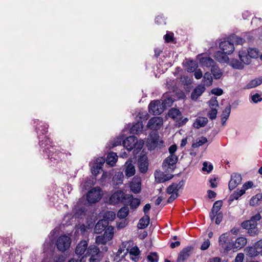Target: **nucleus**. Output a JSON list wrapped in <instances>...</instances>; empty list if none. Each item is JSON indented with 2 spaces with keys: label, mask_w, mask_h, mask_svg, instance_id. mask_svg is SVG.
Segmentation results:
<instances>
[{
  "label": "nucleus",
  "mask_w": 262,
  "mask_h": 262,
  "mask_svg": "<svg viewBox=\"0 0 262 262\" xmlns=\"http://www.w3.org/2000/svg\"><path fill=\"white\" fill-rule=\"evenodd\" d=\"M209 105L210 108H216L219 106L217 100H216V98L212 97L209 101Z\"/></svg>",
  "instance_id": "obj_57"
},
{
  "label": "nucleus",
  "mask_w": 262,
  "mask_h": 262,
  "mask_svg": "<svg viewBox=\"0 0 262 262\" xmlns=\"http://www.w3.org/2000/svg\"><path fill=\"white\" fill-rule=\"evenodd\" d=\"M71 240L70 237L62 235L58 237L56 242L58 250L61 252L66 251L70 246Z\"/></svg>",
  "instance_id": "obj_6"
},
{
  "label": "nucleus",
  "mask_w": 262,
  "mask_h": 262,
  "mask_svg": "<svg viewBox=\"0 0 262 262\" xmlns=\"http://www.w3.org/2000/svg\"><path fill=\"white\" fill-rule=\"evenodd\" d=\"M114 235V228L112 226L108 227L105 231L103 235L110 241L112 239Z\"/></svg>",
  "instance_id": "obj_43"
},
{
  "label": "nucleus",
  "mask_w": 262,
  "mask_h": 262,
  "mask_svg": "<svg viewBox=\"0 0 262 262\" xmlns=\"http://www.w3.org/2000/svg\"><path fill=\"white\" fill-rule=\"evenodd\" d=\"M262 83V77L251 80L246 86L245 88L250 89L259 85Z\"/></svg>",
  "instance_id": "obj_34"
},
{
  "label": "nucleus",
  "mask_w": 262,
  "mask_h": 262,
  "mask_svg": "<svg viewBox=\"0 0 262 262\" xmlns=\"http://www.w3.org/2000/svg\"><path fill=\"white\" fill-rule=\"evenodd\" d=\"M48 125H40L39 126H38L36 128V130H39L41 132L42 134H46L48 132ZM38 133V131H37Z\"/></svg>",
  "instance_id": "obj_61"
},
{
  "label": "nucleus",
  "mask_w": 262,
  "mask_h": 262,
  "mask_svg": "<svg viewBox=\"0 0 262 262\" xmlns=\"http://www.w3.org/2000/svg\"><path fill=\"white\" fill-rule=\"evenodd\" d=\"M140 204V200L137 198H133L130 201V206L132 208H137Z\"/></svg>",
  "instance_id": "obj_53"
},
{
  "label": "nucleus",
  "mask_w": 262,
  "mask_h": 262,
  "mask_svg": "<svg viewBox=\"0 0 262 262\" xmlns=\"http://www.w3.org/2000/svg\"><path fill=\"white\" fill-rule=\"evenodd\" d=\"M223 202L221 200H219L216 201L213 206L212 209H213V211H217L218 212H220V210L221 209V207L222 206Z\"/></svg>",
  "instance_id": "obj_54"
},
{
  "label": "nucleus",
  "mask_w": 262,
  "mask_h": 262,
  "mask_svg": "<svg viewBox=\"0 0 262 262\" xmlns=\"http://www.w3.org/2000/svg\"><path fill=\"white\" fill-rule=\"evenodd\" d=\"M147 259L149 262H158V256L156 253H151L147 257Z\"/></svg>",
  "instance_id": "obj_49"
},
{
  "label": "nucleus",
  "mask_w": 262,
  "mask_h": 262,
  "mask_svg": "<svg viewBox=\"0 0 262 262\" xmlns=\"http://www.w3.org/2000/svg\"><path fill=\"white\" fill-rule=\"evenodd\" d=\"M168 116L177 121L178 119H181L182 114L178 109L172 108L169 111Z\"/></svg>",
  "instance_id": "obj_30"
},
{
  "label": "nucleus",
  "mask_w": 262,
  "mask_h": 262,
  "mask_svg": "<svg viewBox=\"0 0 262 262\" xmlns=\"http://www.w3.org/2000/svg\"><path fill=\"white\" fill-rule=\"evenodd\" d=\"M108 240L104 235L97 236L96 238V243L98 245L105 244Z\"/></svg>",
  "instance_id": "obj_48"
},
{
  "label": "nucleus",
  "mask_w": 262,
  "mask_h": 262,
  "mask_svg": "<svg viewBox=\"0 0 262 262\" xmlns=\"http://www.w3.org/2000/svg\"><path fill=\"white\" fill-rule=\"evenodd\" d=\"M101 189L95 187L90 189L86 194V200L90 204H94L101 198Z\"/></svg>",
  "instance_id": "obj_4"
},
{
  "label": "nucleus",
  "mask_w": 262,
  "mask_h": 262,
  "mask_svg": "<svg viewBox=\"0 0 262 262\" xmlns=\"http://www.w3.org/2000/svg\"><path fill=\"white\" fill-rule=\"evenodd\" d=\"M178 161V157L175 155H170L163 161L162 167L165 172L172 171Z\"/></svg>",
  "instance_id": "obj_5"
},
{
  "label": "nucleus",
  "mask_w": 262,
  "mask_h": 262,
  "mask_svg": "<svg viewBox=\"0 0 262 262\" xmlns=\"http://www.w3.org/2000/svg\"><path fill=\"white\" fill-rule=\"evenodd\" d=\"M242 177L240 174L234 173L231 176V180L229 182L228 186L230 190L234 189L241 183Z\"/></svg>",
  "instance_id": "obj_14"
},
{
  "label": "nucleus",
  "mask_w": 262,
  "mask_h": 262,
  "mask_svg": "<svg viewBox=\"0 0 262 262\" xmlns=\"http://www.w3.org/2000/svg\"><path fill=\"white\" fill-rule=\"evenodd\" d=\"M107 224L108 223L105 220L99 221L95 226V232L97 234L101 233L105 229Z\"/></svg>",
  "instance_id": "obj_21"
},
{
  "label": "nucleus",
  "mask_w": 262,
  "mask_h": 262,
  "mask_svg": "<svg viewBox=\"0 0 262 262\" xmlns=\"http://www.w3.org/2000/svg\"><path fill=\"white\" fill-rule=\"evenodd\" d=\"M155 180L157 183H163L171 179L173 175L171 174H165L160 171L156 170L154 173Z\"/></svg>",
  "instance_id": "obj_13"
},
{
  "label": "nucleus",
  "mask_w": 262,
  "mask_h": 262,
  "mask_svg": "<svg viewBox=\"0 0 262 262\" xmlns=\"http://www.w3.org/2000/svg\"><path fill=\"white\" fill-rule=\"evenodd\" d=\"M191 247L184 248L180 252L177 262H183L188 258L190 256Z\"/></svg>",
  "instance_id": "obj_18"
},
{
  "label": "nucleus",
  "mask_w": 262,
  "mask_h": 262,
  "mask_svg": "<svg viewBox=\"0 0 262 262\" xmlns=\"http://www.w3.org/2000/svg\"><path fill=\"white\" fill-rule=\"evenodd\" d=\"M128 199L127 195L125 194L121 190L117 191L109 199V203L111 204L115 205L123 202L124 200Z\"/></svg>",
  "instance_id": "obj_7"
},
{
  "label": "nucleus",
  "mask_w": 262,
  "mask_h": 262,
  "mask_svg": "<svg viewBox=\"0 0 262 262\" xmlns=\"http://www.w3.org/2000/svg\"><path fill=\"white\" fill-rule=\"evenodd\" d=\"M213 79L211 74L207 72L204 74L203 77V83L204 85L209 86L212 85Z\"/></svg>",
  "instance_id": "obj_36"
},
{
  "label": "nucleus",
  "mask_w": 262,
  "mask_h": 262,
  "mask_svg": "<svg viewBox=\"0 0 262 262\" xmlns=\"http://www.w3.org/2000/svg\"><path fill=\"white\" fill-rule=\"evenodd\" d=\"M211 72L214 78L215 79H219L223 76V73L222 70L216 65V63L211 68Z\"/></svg>",
  "instance_id": "obj_25"
},
{
  "label": "nucleus",
  "mask_w": 262,
  "mask_h": 262,
  "mask_svg": "<svg viewBox=\"0 0 262 262\" xmlns=\"http://www.w3.org/2000/svg\"><path fill=\"white\" fill-rule=\"evenodd\" d=\"M116 217V214L114 212L109 211H107L104 215L105 221H113Z\"/></svg>",
  "instance_id": "obj_45"
},
{
  "label": "nucleus",
  "mask_w": 262,
  "mask_h": 262,
  "mask_svg": "<svg viewBox=\"0 0 262 262\" xmlns=\"http://www.w3.org/2000/svg\"><path fill=\"white\" fill-rule=\"evenodd\" d=\"M166 192L168 194H169L178 193V189H177L175 187L174 183H172L167 187Z\"/></svg>",
  "instance_id": "obj_46"
},
{
  "label": "nucleus",
  "mask_w": 262,
  "mask_h": 262,
  "mask_svg": "<svg viewBox=\"0 0 262 262\" xmlns=\"http://www.w3.org/2000/svg\"><path fill=\"white\" fill-rule=\"evenodd\" d=\"M88 242L86 241H81L76 246L75 253L77 255H82L88 250Z\"/></svg>",
  "instance_id": "obj_19"
},
{
  "label": "nucleus",
  "mask_w": 262,
  "mask_h": 262,
  "mask_svg": "<svg viewBox=\"0 0 262 262\" xmlns=\"http://www.w3.org/2000/svg\"><path fill=\"white\" fill-rule=\"evenodd\" d=\"M245 252L249 257L256 256L260 253V246H257L255 243L253 247H247L245 249Z\"/></svg>",
  "instance_id": "obj_17"
},
{
  "label": "nucleus",
  "mask_w": 262,
  "mask_h": 262,
  "mask_svg": "<svg viewBox=\"0 0 262 262\" xmlns=\"http://www.w3.org/2000/svg\"><path fill=\"white\" fill-rule=\"evenodd\" d=\"M227 237L228 234L227 233L222 234L220 237L219 239V243L220 246H222L223 248L225 250L228 251L230 249V247H228L226 246V244L227 243Z\"/></svg>",
  "instance_id": "obj_31"
},
{
  "label": "nucleus",
  "mask_w": 262,
  "mask_h": 262,
  "mask_svg": "<svg viewBox=\"0 0 262 262\" xmlns=\"http://www.w3.org/2000/svg\"><path fill=\"white\" fill-rule=\"evenodd\" d=\"M203 166L202 168V170L203 171H207V172H210L213 169V166L212 164H210L208 166V163L206 162H204L203 164Z\"/></svg>",
  "instance_id": "obj_58"
},
{
  "label": "nucleus",
  "mask_w": 262,
  "mask_h": 262,
  "mask_svg": "<svg viewBox=\"0 0 262 262\" xmlns=\"http://www.w3.org/2000/svg\"><path fill=\"white\" fill-rule=\"evenodd\" d=\"M231 66L236 69H243L244 68V65L242 62H240L237 59L233 60L231 63Z\"/></svg>",
  "instance_id": "obj_44"
},
{
  "label": "nucleus",
  "mask_w": 262,
  "mask_h": 262,
  "mask_svg": "<svg viewBox=\"0 0 262 262\" xmlns=\"http://www.w3.org/2000/svg\"><path fill=\"white\" fill-rule=\"evenodd\" d=\"M139 170L141 173H145L148 170V162L146 156H141L138 161Z\"/></svg>",
  "instance_id": "obj_16"
},
{
  "label": "nucleus",
  "mask_w": 262,
  "mask_h": 262,
  "mask_svg": "<svg viewBox=\"0 0 262 262\" xmlns=\"http://www.w3.org/2000/svg\"><path fill=\"white\" fill-rule=\"evenodd\" d=\"M65 257L62 255H56L53 258L51 262H63Z\"/></svg>",
  "instance_id": "obj_60"
},
{
  "label": "nucleus",
  "mask_w": 262,
  "mask_h": 262,
  "mask_svg": "<svg viewBox=\"0 0 262 262\" xmlns=\"http://www.w3.org/2000/svg\"><path fill=\"white\" fill-rule=\"evenodd\" d=\"M124 170L125 176L128 178L132 177L135 174V166L131 160L129 159L125 162Z\"/></svg>",
  "instance_id": "obj_12"
},
{
  "label": "nucleus",
  "mask_w": 262,
  "mask_h": 262,
  "mask_svg": "<svg viewBox=\"0 0 262 262\" xmlns=\"http://www.w3.org/2000/svg\"><path fill=\"white\" fill-rule=\"evenodd\" d=\"M104 162L105 159L102 157L98 158L95 160L91 167V171L93 175L96 176L100 173Z\"/></svg>",
  "instance_id": "obj_9"
},
{
  "label": "nucleus",
  "mask_w": 262,
  "mask_h": 262,
  "mask_svg": "<svg viewBox=\"0 0 262 262\" xmlns=\"http://www.w3.org/2000/svg\"><path fill=\"white\" fill-rule=\"evenodd\" d=\"M86 255L90 256V262H99L103 256L102 253L95 245H91L88 247Z\"/></svg>",
  "instance_id": "obj_3"
},
{
  "label": "nucleus",
  "mask_w": 262,
  "mask_h": 262,
  "mask_svg": "<svg viewBox=\"0 0 262 262\" xmlns=\"http://www.w3.org/2000/svg\"><path fill=\"white\" fill-rule=\"evenodd\" d=\"M143 130L142 122H138L134 124L130 128V133L133 134H138Z\"/></svg>",
  "instance_id": "obj_35"
},
{
  "label": "nucleus",
  "mask_w": 262,
  "mask_h": 262,
  "mask_svg": "<svg viewBox=\"0 0 262 262\" xmlns=\"http://www.w3.org/2000/svg\"><path fill=\"white\" fill-rule=\"evenodd\" d=\"M246 229H248V233L250 236H255L259 233V230L257 227L253 228L250 227L249 228H246Z\"/></svg>",
  "instance_id": "obj_50"
},
{
  "label": "nucleus",
  "mask_w": 262,
  "mask_h": 262,
  "mask_svg": "<svg viewBox=\"0 0 262 262\" xmlns=\"http://www.w3.org/2000/svg\"><path fill=\"white\" fill-rule=\"evenodd\" d=\"M159 139V135L157 133L150 134L147 141V146L150 150L154 149L158 144Z\"/></svg>",
  "instance_id": "obj_10"
},
{
  "label": "nucleus",
  "mask_w": 262,
  "mask_h": 262,
  "mask_svg": "<svg viewBox=\"0 0 262 262\" xmlns=\"http://www.w3.org/2000/svg\"><path fill=\"white\" fill-rule=\"evenodd\" d=\"M130 189L134 193H138L141 190L140 183H132L130 185Z\"/></svg>",
  "instance_id": "obj_51"
},
{
  "label": "nucleus",
  "mask_w": 262,
  "mask_h": 262,
  "mask_svg": "<svg viewBox=\"0 0 262 262\" xmlns=\"http://www.w3.org/2000/svg\"><path fill=\"white\" fill-rule=\"evenodd\" d=\"M49 139L46 140V143L45 144V146H43V140L40 141V146L43 148V151L47 154V156L52 161L53 160L58 161L59 159H61V156L63 155L62 153L58 152L56 150V149L52 145L48 144Z\"/></svg>",
  "instance_id": "obj_2"
},
{
  "label": "nucleus",
  "mask_w": 262,
  "mask_h": 262,
  "mask_svg": "<svg viewBox=\"0 0 262 262\" xmlns=\"http://www.w3.org/2000/svg\"><path fill=\"white\" fill-rule=\"evenodd\" d=\"M207 141V139L206 137L202 136L196 140V142L192 143V147L193 148L199 147L206 143Z\"/></svg>",
  "instance_id": "obj_40"
},
{
  "label": "nucleus",
  "mask_w": 262,
  "mask_h": 262,
  "mask_svg": "<svg viewBox=\"0 0 262 262\" xmlns=\"http://www.w3.org/2000/svg\"><path fill=\"white\" fill-rule=\"evenodd\" d=\"M144 145L143 140H138L137 138L134 136H130L127 137L123 141V147H125L128 151L133 150V153L134 156L137 155L142 148Z\"/></svg>",
  "instance_id": "obj_1"
},
{
  "label": "nucleus",
  "mask_w": 262,
  "mask_h": 262,
  "mask_svg": "<svg viewBox=\"0 0 262 262\" xmlns=\"http://www.w3.org/2000/svg\"><path fill=\"white\" fill-rule=\"evenodd\" d=\"M205 88L203 85H199L192 91L191 98L192 100H196L205 91Z\"/></svg>",
  "instance_id": "obj_20"
},
{
  "label": "nucleus",
  "mask_w": 262,
  "mask_h": 262,
  "mask_svg": "<svg viewBox=\"0 0 262 262\" xmlns=\"http://www.w3.org/2000/svg\"><path fill=\"white\" fill-rule=\"evenodd\" d=\"M238 56L241 61L246 64H249L251 62V58L246 51H239Z\"/></svg>",
  "instance_id": "obj_32"
},
{
  "label": "nucleus",
  "mask_w": 262,
  "mask_h": 262,
  "mask_svg": "<svg viewBox=\"0 0 262 262\" xmlns=\"http://www.w3.org/2000/svg\"><path fill=\"white\" fill-rule=\"evenodd\" d=\"M124 175L122 172L119 171L116 173L113 178L114 185H118L123 183Z\"/></svg>",
  "instance_id": "obj_33"
},
{
  "label": "nucleus",
  "mask_w": 262,
  "mask_h": 262,
  "mask_svg": "<svg viewBox=\"0 0 262 262\" xmlns=\"http://www.w3.org/2000/svg\"><path fill=\"white\" fill-rule=\"evenodd\" d=\"M245 193V190H239L235 191L229 198V201L232 202L234 200H237L240 196Z\"/></svg>",
  "instance_id": "obj_39"
},
{
  "label": "nucleus",
  "mask_w": 262,
  "mask_h": 262,
  "mask_svg": "<svg viewBox=\"0 0 262 262\" xmlns=\"http://www.w3.org/2000/svg\"><path fill=\"white\" fill-rule=\"evenodd\" d=\"M150 217L148 215H145L139 221L138 228L139 229H144L147 227L149 223Z\"/></svg>",
  "instance_id": "obj_29"
},
{
  "label": "nucleus",
  "mask_w": 262,
  "mask_h": 262,
  "mask_svg": "<svg viewBox=\"0 0 262 262\" xmlns=\"http://www.w3.org/2000/svg\"><path fill=\"white\" fill-rule=\"evenodd\" d=\"M228 54H227V53H225L222 50L216 52L214 57L215 59L220 62H224L228 60Z\"/></svg>",
  "instance_id": "obj_23"
},
{
  "label": "nucleus",
  "mask_w": 262,
  "mask_h": 262,
  "mask_svg": "<svg viewBox=\"0 0 262 262\" xmlns=\"http://www.w3.org/2000/svg\"><path fill=\"white\" fill-rule=\"evenodd\" d=\"M251 99L254 103H257L260 102L262 100V97L259 94L256 93L253 95L251 96Z\"/></svg>",
  "instance_id": "obj_59"
},
{
  "label": "nucleus",
  "mask_w": 262,
  "mask_h": 262,
  "mask_svg": "<svg viewBox=\"0 0 262 262\" xmlns=\"http://www.w3.org/2000/svg\"><path fill=\"white\" fill-rule=\"evenodd\" d=\"M244 258V254L242 253H239L236 255L234 262H243Z\"/></svg>",
  "instance_id": "obj_64"
},
{
  "label": "nucleus",
  "mask_w": 262,
  "mask_h": 262,
  "mask_svg": "<svg viewBox=\"0 0 262 262\" xmlns=\"http://www.w3.org/2000/svg\"><path fill=\"white\" fill-rule=\"evenodd\" d=\"M247 53L250 58H255L258 56V51L255 49H249Z\"/></svg>",
  "instance_id": "obj_52"
},
{
  "label": "nucleus",
  "mask_w": 262,
  "mask_h": 262,
  "mask_svg": "<svg viewBox=\"0 0 262 262\" xmlns=\"http://www.w3.org/2000/svg\"><path fill=\"white\" fill-rule=\"evenodd\" d=\"M200 62L203 67L212 68L216 63L209 57H202L200 59Z\"/></svg>",
  "instance_id": "obj_22"
},
{
  "label": "nucleus",
  "mask_w": 262,
  "mask_h": 262,
  "mask_svg": "<svg viewBox=\"0 0 262 262\" xmlns=\"http://www.w3.org/2000/svg\"><path fill=\"white\" fill-rule=\"evenodd\" d=\"M129 212V208L127 206L122 207L117 213V216L120 219L125 218Z\"/></svg>",
  "instance_id": "obj_38"
},
{
  "label": "nucleus",
  "mask_w": 262,
  "mask_h": 262,
  "mask_svg": "<svg viewBox=\"0 0 262 262\" xmlns=\"http://www.w3.org/2000/svg\"><path fill=\"white\" fill-rule=\"evenodd\" d=\"M257 223L254 222L253 220H247V221H245L244 222H243L242 223V227L243 228H249L250 227H257Z\"/></svg>",
  "instance_id": "obj_42"
},
{
  "label": "nucleus",
  "mask_w": 262,
  "mask_h": 262,
  "mask_svg": "<svg viewBox=\"0 0 262 262\" xmlns=\"http://www.w3.org/2000/svg\"><path fill=\"white\" fill-rule=\"evenodd\" d=\"M231 113V107L229 104L223 111L221 116V122L223 125H225L227 120L228 119Z\"/></svg>",
  "instance_id": "obj_28"
},
{
  "label": "nucleus",
  "mask_w": 262,
  "mask_h": 262,
  "mask_svg": "<svg viewBox=\"0 0 262 262\" xmlns=\"http://www.w3.org/2000/svg\"><path fill=\"white\" fill-rule=\"evenodd\" d=\"M208 121V119L206 117H199L195 119L193 126L196 128H200L205 126L207 123Z\"/></svg>",
  "instance_id": "obj_24"
},
{
  "label": "nucleus",
  "mask_w": 262,
  "mask_h": 262,
  "mask_svg": "<svg viewBox=\"0 0 262 262\" xmlns=\"http://www.w3.org/2000/svg\"><path fill=\"white\" fill-rule=\"evenodd\" d=\"M211 93L216 96H221L223 94V91L221 88H215L211 90Z\"/></svg>",
  "instance_id": "obj_63"
},
{
  "label": "nucleus",
  "mask_w": 262,
  "mask_h": 262,
  "mask_svg": "<svg viewBox=\"0 0 262 262\" xmlns=\"http://www.w3.org/2000/svg\"><path fill=\"white\" fill-rule=\"evenodd\" d=\"M148 108L149 112L155 115L161 114L164 110L161 101L158 100L150 102Z\"/></svg>",
  "instance_id": "obj_8"
},
{
  "label": "nucleus",
  "mask_w": 262,
  "mask_h": 262,
  "mask_svg": "<svg viewBox=\"0 0 262 262\" xmlns=\"http://www.w3.org/2000/svg\"><path fill=\"white\" fill-rule=\"evenodd\" d=\"M247 243V239L244 237L237 238L235 241V246L237 248H241Z\"/></svg>",
  "instance_id": "obj_41"
},
{
  "label": "nucleus",
  "mask_w": 262,
  "mask_h": 262,
  "mask_svg": "<svg viewBox=\"0 0 262 262\" xmlns=\"http://www.w3.org/2000/svg\"><path fill=\"white\" fill-rule=\"evenodd\" d=\"M220 48L222 51L229 54L232 53L234 50V45L230 40L229 37L227 40L222 41L220 43Z\"/></svg>",
  "instance_id": "obj_15"
},
{
  "label": "nucleus",
  "mask_w": 262,
  "mask_h": 262,
  "mask_svg": "<svg viewBox=\"0 0 262 262\" xmlns=\"http://www.w3.org/2000/svg\"><path fill=\"white\" fill-rule=\"evenodd\" d=\"M118 159V156L116 153L111 152L108 154L106 159V162L107 164L111 166H114Z\"/></svg>",
  "instance_id": "obj_27"
},
{
  "label": "nucleus",
  "mask_w": 262,
  "mask_h": 262,
  "mask_svg": "<svg viewBox=\"0 0 262 262\" xmlns=\"http://www.w3.org/2000/svg\"><path fill=\"white\" fill-rule=\"evenodd\" d=\"M140 252L139 248L137 246H135L131 248L129 253V255H133L134 256H138L140 255Z\"/></svg>",
  "instance_id": "obj_55"
},
{
  "label": "nucleus",
  "mask_w": 262,
  "mask_h": 262,
  "mask_svg": "<svg viewBox=\"0 0 262 262\" xmlns=\"http://www.w3.org/2000/svg\"><path fill=\"white\" fill-rule=\"evenodd\" d=\"M123 140H124L123 136H120L117 137L113 141L112 147H114L115 146H117L118 145H120L122 142L123 143Z\"/></svg>",
  "instance_id": "obj_56"
},
{
  "label": "nucleus",
  "mask_w": 262,
  "mask_h": 262,
  "mask_svg": "<svg viewBox=\"0 0 262 262\" xmlns=\"http://www.w3.org/2000/svg\"><path fill=\"white\" fill-rule=\"evenodd\" d=\"M217 111L216 108H210L208 111L207 115L211 120L215 119L216 117Z\"/></svg>",
  "instance_id": "obj_47"
},
{
  "label": "nucleus",
  "mask_w": 262,
  "mask_h": 262,
  "mask_svg": "<svg viewBox=\"0 0 262 262\" xmlns=\"http://www.w3.org/2000/svg\"><path fill=\"white\" fill-rule=\"evenodd\" d=\"M164 108L170 107L173 102V99L168 94L164 95L160 100Z\"/></svg>",
  "instance_id": "obj_26"
},
{
  "label": "nucleus",
  "mask_w": 262,
  "mask_h": 262,
  "mask_svg": "<svg viewBox=\"0 0 262 262\" xmlns=\"http://www.w3.org/2000/svg\"><path fill=\"white\" fill-rule=\"evenodd\" d=\"M162 124L163 120L161 117H154L148 121L147 126L152 130H157L161 127Z\"/></svg>",
  "instance_id": "obj_11"
},
{
  "label": "nucleus",
  "mask_w": 262,
  "mask_h": 262,
  "mask_svg": "<svg viewBox=\"0 0 262 262\" xmlns=\"http://www.w3.org/2000/svg\"><path fill=\"white\" fill-rule=\"evenodd\" d=\"M229 39L233 45L234 43H236V45H243L245 41V39L234 34L230 35L229 37Z\"/></svg>",
  "instance_id": "obj_37"
},
{
  "label": "nucleus",
  "mask_w": 262,
  "mask_h": 262,
  "mask_svg": "<svg viewBox=\"0 0 262 262\" xmlns=\"http://www.w3.org/2000/svg\"><path fill=\"white\" fill-rule=\"evenodd\" d=\"M210 245V241L208 239H207L205 240L203 242V243L202 244V245L201 246V249L202 250H206L209 248Z\"/></svg>",
  "instance_id": "obj_62"
}]
</instances>
